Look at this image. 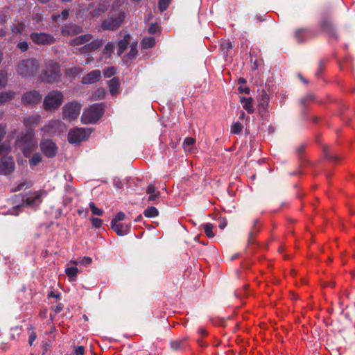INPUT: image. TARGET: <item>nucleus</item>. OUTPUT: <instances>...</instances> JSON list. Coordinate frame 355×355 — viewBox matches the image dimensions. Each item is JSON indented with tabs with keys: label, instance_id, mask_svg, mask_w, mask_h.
Segmentation results:
<instances>
[{
	"label": "nucleus",
	"instance_id": "e2e57ef3",
	"mask_svg": "<svg viewBox=\"0 0 355 355\" xmlns=\"http://www.w3.org/2000/svg\"><path fill=\"white\" fill-rule=\"evenodd\" d=\"M24 186V184L23 183H21L20 184H19V186L17 187L16 190H17V191L21 190Z\"/></svg>",
	"mask_w": 355,
	"mask_h": 355
},
{
	"label": "nucleus",
	"instance_id": "20e7f679",
	"mask_svg": "<svg viewBox=\"0 0 355 355\" xmlns=\"http://www.w3.org/2000/svg\"><path fill=\"white\" fill-rule=\"evenodd\" d=\"M103 114V105L100 103L94 104L84 110L81 116V121L85 124L95 123L102 116Z\"/></svg>",
	"mask_w": 355,
	"mask_h": 355
},
{
	"label": "nucleus",
	"instance_id": "9b49d317",
	"mask_svg": "<svg viewBox=\"0 0 355 355\" xmlns=\"http://www.w3.org/2000/svg\"><path fill=\"white\" fill-rule=\"evenodd\" d=\"M30 37L35 44L39 45H49L55 42V38L51 35L44 33H33Z\"/></svg>",
	"mask_w": 355,
	"mask_h": 355
},
{
	"label": "nucleus",
	"instance_id": "72a5a7b5",
	"mask_svg": "<svg viewBox=\"0 0 355 355\" xmlns=\"http://www.w3.org/2000/svg\"><path fill=\"white\" fill-rule=\"evenodd\" d=\"M69 11L68 10H64L61 15H52V19L53 21H64V20H66L68 17H69Z\"/></svg>",
	"mask_w": 355,
	"mask_h": 355
},
{
	"label": "nucleus",
	"instance_id": "09e8293b",
	"mask_svg": "<svg viewBox=\"0 0 355 355\" xmlns=\"http://www.w3.org/2000/svg\"><path fill=\"white\" fill-rule=\"evenodd\" d=\"M74 352L76 355H84L85 348L83 346L76 347L74 348Z\"/></svg>",
	"mask_w": 355,
	"mask_h": 355
},
{
	"label": "nucleus",
	"instance_id": "2f4dec72",
	"mask_svg": "<svg viewBox=\"0 0 355 355\" xmlns=\"http://www.w3.org/2000/svg\"><path fill=\"white\" fill-rule=\"evenodd\" d=\"M114 44L112 42H107L103 49V56L105 58H110L114 51Z\"/></svg>",
	"mask_w": 355,
	"mask_h": 355
},
{
	"label": "nucleus",
	"instance_id": "f8f14e48",
	"mask_svg": "<svg viewBox=\"0 0 355 355\" xmlns=\"http://www.w3.org/2000/svg\"><path fill=\"white\" fill-rule=\"evenodd\" d=\"M40 148L44 155L48 157H55L58 151L56 144L51 139L42 140Z\"/></svg>",
	"mask_w": 355,
	"mask_h": 355
},
{
	"label": "nucleus",
	"instance_id": "5701e85b",
	"mask_svg": "<svg viewBox=\"0 0 355 355\" xmlns=\"http://www.w3.org/2000/svg\"><path fill=\"white\" fill-rule=\"evenodd\" d=\"M110 92L112 96H116L119 91L120 83L118 78H114L108 82Z\"/></svg>",
	"mask_w": 355,
	"mask_h": 355
},
{
	"label": "nucleus",
	"instance_id": "a18cd8bd",
	"mask_svg": "<svg viewBox=\"0 0 355 355\" xmlns=\"http://www.w3.org/2000/svg\"><path fill=\"white\" fill-rule=\"evenodd\" d=\"M116 73V69L114 67H110L108 69H107L105 71H104V76L106 77V78H110L111 76H112L113 75H114Z\"/></svg>",
	"mask_w": 355,
	"mask_h": 355
},
{
	"label": "nucleus",
	"instance_id": "c03bdc74",
	"mask_svg": "<svg viewBox=\"0 0 355 355\" xmlns=\"http://www.w3.org/2000/svg\"><path fill=\"white\" fill-rule=\"evenodd\" d=\"M91 223L93 227L96 228H99L101 227L103 224V220L98 218H92Z\"/></svg>",
	"mask_w": 355,
	"mask_h": 355
},
{
	"label": "nucleus",
	"instance_id": "37998d69",
	"mask_svg": "<svg viewBox=\"0 0 355 355\" xmlns=\"http://www.w3.org/2000/svg\"><path fill=\"white\" fill-rule=\"evenodd\" d=\"M7 83V73L6 71H0V87H3Z\"/></svg>",
	"mask_w": 355,
	"mask_h": 355
},
{
	"label": "nucleus",
	"instance_id": "69168bd1",
	"mask_svg": "<svg viewBox=\"0 0 355 355\" xmlns=\"http://www.w3.org/2000/svg\"><path fill=\"white\" fill-rule=\"evenodd\" d=\"M62 310V306L61 304H59L57 306L55 311H60Z\"/></svg>",
	"mask_w": 355,
	"mask_h": 355
},
{
	"label": "nucleus",
	"instance_id": "dca6fc26",
	"mask_svg": "<svg viewBox=\"0 0 355 355\" xmlns=\"http://www.w3.org/2000/svg\"><path fill=\"white\" fill-rule=\"evenodd\" d=\"M103 40H94L90 43L79 48L80 53H87L98 49L103 44Z\"/></svg>",
	"mask_w": 355,
	"mask_h": 355
},
{
	"label": "nucleus",
	"instance_id": "f257e3e1",
	"mask_svg": "<svg viewBox=\"0 0 355 355\" xmlns=\"http://www.w3.org/2000/svg\"><path fill=\"white\" fill-rule=\"evenodd\" d=\"M41 120V116L37 114L24 118V125L27 130L25 132H21L18 135L15 139V146L21 150L26 157L37 148V140L32 127L38 125Z\"/></svg>",
	"mask_w": 355,
	"mask_h": 355
},
{
	"label": "nucleus",
	"instance_id": "7c9ffc66",
	"mask_svg": "<svg viewBox=\"0 0 355 355\" xmlns=\"http://www.w3.org/2000/svg\"><path fill=\"white\" fill-rule=\"evenodd\" d=\"M42 161V155L39 153H36L29 159V164L31 167L38 165Z\"/></svg>",
	"mask_w": 355,
	"mask_h": 355
},
{
	"label": "nucleus",
	"instance_id": "680f3d73",
	"mask_svg": "<svg viewBox=\"0 0 355 355\" xmlns=\"http://www.w3.org/2000/svg\"><path fill=\"white\" fill-rule=\"evenodd\" d=\"M21 205H19V206H17V207H14V208H13V211L11 212V214H15L14 213V211H15V210L19 209H21Z\"/></svg>",
	"mask_w": 355,
	"mask_h": 355
},
{
	"label": "nucleus",
	"instance_id": "7ed1b4c3",
	"mask_svg": "<svg viewBox=\"0 0 355 355\" xmlns=\"http://www.w3.org/2000/svg\"><path fill=\"white\" fill-rule=\"evenodd\" d=\"M125 18L124 12L121 9L112 10L108 18L102 22L101 27L103 30L113 31L117 29Z\"/></svg>",
	"mask_w": 355,
	"mask_h": 355
},
{
	"label": "nucleus",
	"instance_id": "e433bc0d",
	"mask_svg": "<svg viewBox=\"0 0 355 355\" xmlns=\"http://www.w3.org/2000/svg\"><path fill=\"white\" fill-rule=\"evenodd\" d=\"M105 95V90L103 88H99L92 95V98L94 101L104 98Z\"/></svg>",
	"mask_w": 355,
	"mask_h": 355
},
{
	"label": "nucleus",
	"instance_id": "6e6d98bb",
	"mask_svg": "<svg viewBox=\"0 0 355 355\" xmlns=\"http://www.w3.org/2000/svg\"><path fill=\"white\" fill-rule=\"evenodd\" d=\"M239 90L241 93L249 94V92H250V89L246 87H243L242 86H241L239 87Z\"/></svg>",
	"mask_w": 355,
	"mask_h": 355
},
{
	"label": "nucleus",
	"instance_id": "39448f33",
	"mask_svg": "<svg viewBox=\"0 0 355 355\" xmlns=\"http://www.w3.org/2000/svg\"><path fill=\"white\" fill-rule=\"evenodd\" d=\"M60 77L59 65L53 61L46 62V69L43 71L41 79L43 82L53 83L57 82Z\"/></svg>",
	"mask_w": 355,
	"mask_h": 355
},
{
	"label": "nucleus",
	"instance_id": "79ce46f5",
	"mask_svg": "<svg viewBox=\"0 0 355 355\" xmlns=\"http://www.w3.org/2000/svg\"><path fill=\"white\" fill-rule=\"evenodd\" d=\"M80 69L77 67L68 69L66 71L67 74L69 76H76L80 73Z\"/></svg>",
	"mask_w": 355,
	"mask_h": 355
},
{
	"label": "nucleus",
	"instance_id": "4d7b16f0",
	"mask_svg": "<svg viewBox=\"0 0 355 355\" xmlns=\"http://www.w3.org/2000/svg\"><path fill=\"white\" fill-rule=\"evenodd\" d=\"M6 134L5 127L2 125H0V140Z\"/></svg>",
	"mask_w": 355,
	"mask_h": 355
},
{
	"label": "nucleus",
	"instance_id": "9d476101",
	"mask_svg": "<svg viewBox=\"0 0 355 355\" xmlns=\"http://www.w3.org/2000/svg\"><path fill=\"white\" fill-rule=\"evenodd\" d=\"M65 130V125L60 120H51L41 129L44 135H46L59 133L64 132Z\"/></svg>",
	"mask_w": 355,
	"mask_h": 355
},
{
	"label": "nucleus",
	"instance_id": "473e14b6",
	"mask_svg": "<svg viewBox=\"0 0 355 355\" xmlns=\"http://www.w3.org/2000/svg\"><path fill=\"white\" fill-rule=\"evenodd\" d=\"M155 44V39L153 37L144 38L141 42V46L144 49L153 47Z\"/></svg>",
	"mask_w": 355,
	"mask_h": 355
},
{
	"label": "nucleus",
	"instance_id": "c85d7f7f",
	"mask_svg": "<svg viewBox=\"0 0 355 355\" xmlns=\"http://www.w3.org/2000/svg\"><path fill=\"white\" fill-rule=\"evenodd\" d=\"M309 35V32L304 29H299L295 32V38L298 42L305 40Z\"/></svg>",
	"mask_w": 355,
	"mask_h": 355
},
{
	"label": "nucleus",
	"instance_id": "864d4df0",
	"mask_svg": "<svg viewBox=\"0 0 355 355\" xmlns=\"http://www.w3.org/2000/svg\"><path fill=\"white\" fill-rule=\"evenodd\" d=\"M159 195V192L149 194L148 201L155 200L158 198Z\"/></svg>",
	"mask_w": 355,
	"mask_h": 355
},
{
	"label": "nucleus",
	"instance_id": "de8ad7c7",
	"mask_svg": "<svg viewBox=\"0 0 355 355\" xmlns=\"http://www.w3.org/2000/svg\"><path fill=\"white\" fill-rule=\"evenodd\" d=\"M92 258L89 257H85L80 261V264L87 266L92 263Z\"/></svg>",
	"mask_w": 355,
	"mask_h": 355
},
{
	"label": "nucleus",
	"instance_id": "052dcab7",
	"mask_svg": "<svg viewBox=\"0 0 355 355\" xmlns=\"http://www.w3.org/2000/svg\"><path fill=\"white\" fill-rule=\"evenodd\" d=\"M245 117V114L243 112H241V114H240V116H239V119L241 120H243Z\"/></svg>",
	"mask_w": 355,
	"mask_h": 355
},
{
	"label": "nucleus",
	"instance_id": "338daca9",
	"mask_svg": "<svg viewBox=\"0 0 355 355\" xmlns=\"http://www.w3.org/2000/svg\"><path fill=\"white\" fill-rule=\"evenodd\" d=\"M49 296H50V297H55V298H58V295H55V294H53L52 292L49 294Z\"/></svg>",
	"mask_w": 355,
	"mask_h": 355
},
{
	"label": "nucleus",
	"instance_id": "412c9836",
	"mask_svg": "<svg viewBox=\"0 0 355 355\" xmlns=\"http://www.w3.org/2000/svg\"><path fill=\"white\" fill-rule=\"evenodd\" d=\"M92 39V35L86 34V35L76 37V38L71 40L69 42V44L72 46H78L85 44V43L91 41Z\"/></svg>",
	"mask_w": 355,
	"mask_h": 355
},
{
	"label": "nucleus",
	"instance_id": "f03ea898",
	"mask_svg": "<svg viewBox=\"0 0 355 355\" xmlns=\"http://www.w3.org/2000/svg\"><path fill=\"white\" fill-rule=\"evenodd\" d=\"M10 146L5 143L0 145V175H7L13 172L15 168V161L11 156H8Z\"/></svg>",
	"mask_w": 355,
	"mask_h": 355
},
{
	"label": "nucleus",
	"instance_id": "b1692460",
	"mask_svg": "<svg viewBox=\"0 0 355 355\" xmlns=\"http://www.w3.org/2000/svg\"><path fill=\"white\" fill-rule=\"evenodd\" d=\"M78 269L76 266H70L69 263L67 264L65 268V273L67 275L70 282H75L76 280Z\"/></svg>",
	"mask_w": 355,
	"mask_h": 355
},
{
	"label": "nucleus",
	"instance_id": "3c124183",
	"mask_svg": "<svg viewBox=\"0 0 355 355\" xmlns=\"http://www.w3.org/2000/svg\"><path fill=\"white\" fill-rule=\"evenodd\" d=\"M183 343L182 340H179V341H174L173 343H171V347L173 349H179L181 347V344Z\"/></svg>",
	"mask_w": 355,
	"mask_h": 355
},
{
	"label": "nucleus",
	"instance_id": "0eeeda50",
	"mask_svg": "<svg viewBox=\"0 0 355 355\" xmlns=\"http://www.w3.org/2000/svg\"><path fill=\"white\" fill-rule=\"evenodd\" d=\"M63 101V94L59 91H52L44 98L43 105L46 111L55 110L60 106Z\"/></svg>",
	"mask_w": 355,
	"mask_h": 355
},
{
	"label": "nucleus",
	"instance_id": "393cba45",
	"mask_svg": "<svg viewBox=\"0 0 355 355\" xmlns=\"http://www.w3.org/2000/svg\"><path fill=\"white\" fill-rule=\"evenodd\" d=\"M269 103V98L266 94H264L261 96V100L259 104V114L263 115L266 113L267 107Z\"/></svg>",
	"mask_w": 355,
	"mask_h": 355
},
{
	"label": "nucleus",
	"instance_id": "5fc2aeb1",
	"mask_svg": "<svg viewBox=\"0 0 355 355\" xmlns=\"http://www.w3.org/2000/svg\"><path fill=\"white\" fill-rule=\"evenodd\" d=\"M36 338V334L34 332H32L30 336H29V338H28V342H29V344L31 345L33 344V343L34 342V340H35Z\"/></svg>",
	"mask_w": 355,
	"mask_h": 355
},
{
	"label": "nucleus",
	"instance_id": "774afa93",
	"mask_svg": "<svg viewBox=\"0 0 355 355\" xmlns=\"http://www.w3.org/2000/svg\"><path fill=\"white\" fill-rule=\"evenodd\" d=\"M200 331V333L202 334V336H206L207 335V333H206L205 330L201 329Z\"/></svg>",
	"mask_w": 355,
	"mask_h": 355
},
{
	"label": "nucleus",
	"instance_id": "49530a36",
	"mask_svg": "<svg viewBox=\"0 0 355 355\" xmlns=\"http://www.w3.org/2000/svg\"><path fill=\"white\" fill-rule=\"evenodd\" d=\"M17 47L22 51L25 52L28 49V44L26 42H20L17 44Z\"/></svg>",
	"mask_w": 355,
	"mask_h": 355
},
{
	"label": "nucleus",
	"instance_id": "c756f323",
	"mask_svg": "<svg viewBox=\"0 0 355 355\" xmlns=\"http://www.w3.org/2000/svg\"><path fill=\"white\" fill-rule=\"evenodd\" d=\"M158 210L154 207H148L144 211V215L147 218H153L158 215Z\"/></svg>",
	"mask_w": 355,
	"mask_h": 355
},
{
	"label": "nucleus",
	"instance_id": "1a4fd4ad",
	"mask_svg": "<svg viewBox=\"0 0 355 355\" xmlns=\"http://www.w3.org/2000/svg\"><path fill=\"white\" fill-rule=\"evenodd\" d=\"M82 105L77 102H70L63 107L62 117L66 120H73L79 116Z\"/></svg>",
	"mask_w": 355,
	"mask_h": 355
},
{
	"label": "nucleus",
	"instance_id": "a211bd4d",
	"mask_svg": "<svg viewBox=\"0 0 355 355\" xmlns=\"http://www.w3.org/2000/svg\"><path fill=\"white\" fill-rule=\"evenodd\" d=\"M101 77L100 70H94L83 78L82 83L83 84H92L97 82Z\"/></svg>",
	"mask_w": 355,
	"mask_h": 355
},
{
	"label": "nucleus",
	"instance_id": "6ab92c4d",
	"mask_svg": "<svg viewBox=\"0 0 355 355\" xmlns=\"http://www.w3.org/2000/svg\"><path fill=\"white\" fill-rule=\"evenodd\" d=\"M112 230L120 236L127 234L130 230V224L129 223H112L111 224Z\"/></svg>",
	"mask_w": 355,
	"mask_h": 355
},
{
	"label": "nucleus",
	"instance_id": "f704fd0d",
	"mask_svg": "<svg viewBox=\"0 0 355 355\" xmlns=\"http://www.w3.org/2000/svg\"><path fill=\"white\" fill-rule=\"evenodd\" d=\"M243 128V125L240 122H235L231 127V132L233 134H240Z\"/></svg>",
	"mask_w": 355,
	"mask_h": 355
},
{
	"label": "nucleus",
	"instance_id": "58836bf2",
	"mask_svg": "<svg viewBox=\"0 0 355 355\" xmlns=\"http://www.w3.org/2000/svg\"><path fill=\"white\" fill-rule=\"evenodd\" d=\"M24 29V25L21 22H17L12 28V31L14 33L22 34Z\"/></svg>",
	"mask_w": 355,
	"mask_h": 355
},
{
	"label": "nucleus",
	"instance_id": "f3484780",
	"mask_svg": "<svg viewBox=\"0 0 355 355\" xmlns=\"http://www.w3.org/2000/svg\"><path fill=\"white\" fill-rule=\"evenodd\" d=\"M83 31L81 26L74 24L64 26L62 29V35L64 37L76 35Z\"/></svg>",
	"mask_w": 355,
	"mask_h": 355
},
{
	"label": "nucleus",
	"instance_id": "0e129e2a",
	"mask_svg": "<svg viewBox=\"0 0 355 355\" xmlns=\"http://www.w3.org/2000/svg\"><path fill=\"white\" fill-rule=\"evenodd\" d=\"M114 184L116 185V187L121 188V182H116V181H114Z\"/></svg>",
	"mask_w": 355,
	"mask_h": 355
},
{
	"label": "nucleus",
	"instance_id": "2eb2a0df",
	"mask_svg": "<svg viewBox=\"0 0 355 355\" xmlns=\"http://www.w3.org/2000/svg\"><path fill=\"white\" fill-rule=\"evenodd\" d=\"M107 8L106 3H101L95 6L90 4L88 7L91 18H98Z\"/></svg>",
	"mask_w": 355,
	"mask_h": 355
},
{
	"label": "nucleus",
	"instance_id": "bf43d9fd",
	"mask_svg": "<svg viewBox=\"0 0 355 355\" xmlns=\"http://www.w3.org/2000/svg\"><path fill=\"white\" fill-rule=\"evenodd\" d=\"M69 263H72L75 265V266L76 267V266L80 264V261H78V260H71Z\"/></svg>",
	"mask_w": 355,
	"mask_h": 355
},
{
	"label": "nucleus",
	"instance_id": "a878e982",
	"mask_svg": "<svg viewBox=\"0 0 355 355\" xmlns=\"http://www.w3.org/2000/svg\"><path fill=\"white\" fill-rule=\"evenodd\" d=\"M130 49L128 54L123 58L124 62H128L129 60L133 59L137 54V44L132 43L130 46Z\"/></svg>",
	"mask_w": 355,
	"mask_h": 355
},
{
	"label": "nucleus",
	"instance_id": "ddd939ff",
	"mask_svg": "<svg viewBox=\"0 0 355 355\" xmlns=\"http://www.w3.org/2000/svg\"><path fill=\"white\" fill-rule=\"evenodd\" d=\"M46 195V192L45 191H38L31 193L26 196L24 204L30 207L37 206L42 202V196Z\"/></svg>",
	"mask_w": 355,
	"mask_h": 355
},
{
	"label": "nucleus",
	"instance_id": "603ef678",
	"mask_svg": "<svg viewBox=\"0 0 355 355\" xmlns=\"http://www.w3.org/2000/svg\"><path fill=\"white\" fill-rule=\"evenodd\" d=\"M157 192H158V191L156 190V188L153 184L148 185L147 190H146V193L148 194H151V193H157Z\"/></svg>",
	"mask_w": 355,
	"mask_h": 355
},
{
	"label": "nucleus",
	"instance_id": "4468645a",
	"mask_svg": "<svg viewBox=\"0 0 355 355\" xmlns=\"http://www.w3.org/2000/svg\"><path fill=\"white\" fill-rule=\"evenodd\" d=\"M42 96L37 91H32L24 94L22 97V101L26 105H33L40 102Z\"/></svg>",
	"mask_w": 355,
	"mask_h": 355
},
{
	"label": "nucleus",
	"instance_id": "8fccbe9b",
	"mask_svg": "<svg viewBox=\"0 0 355 355\" xmlns=\"http://www.w3.org/2000/svg\"><path fill=\"white\" fill-rule=\"evenodd\" d=\"M158 28H159V27H158V26H157V24H151V25H150V26L149 27V28H148V32H149V33H150V34H155V33H157V32Z\"/></svg>",
	"mask_w": 355,
	"mask_h": 355
},
{
	"label": "nucleus",
	"instance_id": "ea45409f",
	"mask_svg": "<svg viewBox=\"0 0 355 355\" xmlns=\"http://www.w3.org/2000/svg\"><path fill=\"white\" fill-rule=\"evenodd\" d=\"M125 218V215L123 212H119L116 216L112 220L111 224L118 223L123 221Z\"/></svg>",
	"mask_w": 355,
	"mask_h": 355
},
{
	"label": "nucleus",
	"instance_id": "4c0bfd02",
	"mask_svg": "<svg viewBox=\"0 0 355 355\" xmlns=\"http://www.w3.org/2000/svg\"><path fill=\"white\" fill-rule=\"evenodd\" d=\"M89 208L91 209V211L93 215H96V216H102L103 214V211L99 208H98L96 205L94 204V202H91L89 204Z\"/></svg>",
	"mask_w": 355,
	"mask_h": 355
},
{
	"label": "nucleus",
	"instance_id": "423d86ee",
	"mask_svg": "<svg viewBox=\"0 0 355 355\" xmlns=\"http://www.w3.org/2000/svg\"><path fill=\"white\" fill-rule=\"evenodd\" d=\"M39 63L35 59H27L21 61L17 67V72L24 77H31L35 74Z\"/></svg>",
	"mask_w": 355,
	"mask_h": 355
},
{
	"label": "nucleus",
	"instance_id": "6e6552de",
	"mask_svg": "<svg viewBox=\"0 0 355 355\" xmlns=\"http://www.w3.org/2000/svg\"><path fill=\"white\" fill-rule=\"evenodd\" d=\"M90 134L91 131L88 128H73L69 132L68 141L70 144H78L87 139Z\"/></svg>",
	"mask_w": 355,
	"mask_h": 355
},
{
	"label": "nucleus",
	"instance_id": "aec40b11",
	"mask_svg": "<svg viewBox=\"0 0 355 355\" xmlns=\"http://www.w3.org/2000/svg\"><path fill=\"white\" fill-rule=\"evenodd\" d=\"M196 139L193 137H186L183 142V148L186 153L189 154L196 153L197 149L195 146Z\"/></svg>",
	"mask_w": 355,
	"mask_h": 355
},
{
	"label": "nucleus",
	"instance_id": "4be33fe9",
	"mask_svg": "<svg viewBox=\"0 0 355 355\" xmlns=\"http://www.w3.org/2000/svg\"><path fill=\"white\" fill-rule=\"evenodd\" d=\"M130 35H125L123 38L121 40L119 43V49L117 51V53L119 56H121L124 51L127 49L128 44H130Z\"/></svg>",
	"mask_w": 355,
	"mask_h": 355
},
{
	"label": "nucleus",
	"instance_id": "c9c22d12",
	"mask_svg": "<svg viewBox=\"0 0 355 355\" xmlns=\"http://www.w3.org/2000/svg\"><path fill=\"white\" fill-rule=\"evenodd\" d=\"M213 228L214 225L211 223H206L203 225V229L206 234V235L209 237L212 238L214 236V233L213 232Z\"/></svg>",
	"mask_w": 355,
	"mask_h": 355
},
{
	"label": "nucleus",
	"instance_id": "a19ab883",
	"mask_svg": "<svg viewBox=\"0 0 355 355\" xmlns=\"http://www.w3.org/2000/svg\"><path fill=\"white\" fill-rule=\"evenodd\" d=\"M171 0H159V9L161 12L165 10L169 6Z\"/></svg>",
	"mask_w": 355,
	"mask_h": 355
},
{
	"label": "nucleus",
	"instance_id": "13d9d810",
	"mask_svg": "<svg viewBox=\"0 0 355 355\" xmlns=\"http://www.w3.org/2000/svg\"><path fill=\"white\" fill-rule=\"evenodd\" d=\"M42 16L39 14H37L34 17V19L36 20L37 23L40 22L42 20Z\"/></svg>",
	"mask_w": 355,
	"mask_h": 355
},
{
	"label": "nucleus",
	"instance_id": "cd10ccee",
	"mask_svg": "<svg viewBox=\"0 0 355 355\" xmlns=\"http://www.w3.org/2000/svg\"><path fill=\"white\" fill-rule=\"evenodd\" d=\"M15 96V92L12 91H7L0 93V105L8 102L11 100Z\"/></svg>",
	"mask_w": 355,
	"mask_h": 355
},
{
	"label": "nucleus",
	"instance_id": "bb28decb",
	"mask_svg": "<svg viewBox=\"0 0 355 355\" xmlns=\"http://www.w3.org/2000/svg\"><path fill=\"white\" fill-rule=\"evenodd\" d=\"M241 102L243 104V107L248 111V113H252L254 112V107L252 105V98H241Z\"/></svg>",
	"mask_w": 355,
	"mask_h": 355
}]
</instances>
